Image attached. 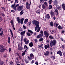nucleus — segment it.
<instances>
[{"label": "nucleus", "mask_w": 65, "mask_h": 65, "mask_svg": "<svg viewBox=\"0 0 65 65\" xmlns=\"http://www.w3.org/2000/svg\"><path fill=\"white\" fill-rule=\"evenodd\" d=\"M32 23L34 25H36V27L35 28V31H36L37 32H39L40 31V27L39 28V23L38 21H36L35 20H34L32 21Z\"/></svg>", "instance_id": "nucleus-1"}, {"label": "nucleus", "mask_w": 65, "mask_h": 65, "mask_svg": "<svg viewBox=\"0 0 65 65\" xmlns=\"http://www.w3.org/2000/svg\"><path fill=\"white\" fill-rule=\"evenodd\" d=\"M56 43H57V41L55 40H53H53L51 41L50 44L51 46L52 47L53 45L55 46V44H56Z\"/></svg>", "instance_id": "nucleus-2"}, {"label": "nucleus", "mask_w": 65, "mask_h": 65, "mask_svg": "<svg viewBox=\"0 0 65 65\" xmlns=\"http://www.w3.org/2000/svg\"><path fill=\"white\" fill-rule=\"evenodd\" d=\"M0 52L2 53L3 52H4L6 50V49L5 48H4V46L2 45H0Z\"/></svg>", "instance_id": "nucleus-3"}, {"label": "nucleus", "mask_w": 65, "mask_h": 65, "mask_svg": "<svg viewBox=\"0 0 65 65\" xmlns=\"http://www.w3.org/2000/svg\"><path fill=\"white\" fill-rule=\"evenodd\" d=\"M15 4L14 3V4L12 5L11 7H12V8H13V9H14L15 11H16V8L17 6H19V4H17L16 6H15Z\"/></svg>", "instance_id": "nucleus-4"}, {"label": "nucleus", "mask_w": 65, "mask_h": 65, "mask_svg": "<svg viewBox=\"0 0 65 65\" xmlns=\"http://www.w3.org/2000/svg\"><path fill=\"white\" fill-rule=\"evenodd\" d=\"M24 41L25 44H28L29 43V40H27V38L24 39Z\"/></svg>", "instance_id": "nucleus-5"}, {"label": "nucleus", "mask_w": 65, "mask_h": 65, "mask_svg": "<svg viewBox=\"0 0 65 65\" xmlns=\"http://www.w3.org/2000/svg\"><path fill=\"white\" fill-rule=\"evenodd\" d=\"M30 57H30L28 56V59L29 60H32L33 58L32 57H33V58H34V56L33 55V54L31 53L30 54Z\"/></svg>", "instance_id": "nucleus-6"}, {"label": "nucleus", "mask_w": 65, "mask_h": 65, "mask_svg": "<svg viewBox=\"0 0 65 65\" xmlns=\"http://www.w3.org/2000/svg\"><path fill=\"white\" fill-rule=\"evenodd\" d=\"M26 7L27 9H28L30 8V4L28 3H26Z\"/></svg>", "instance_id": "nucleus-7"}, {"label": "nucleus", "mask_w": 65, "mask_h": 65, "mask_svg": "<svg viewBox=\"0 0 65 65\" xmlns=\"http://www.w3.org/2000/svg\"><path fill=\"white\" fill-rule=\"evenodd\" d=\"M44 34L46 37H48L49 35V34L47 31H45L44 32Z\"/></svg>", "instance_id": "nucleus-8"}, {"label": "nucleus", "mask_w": 65, "mask_h": 65, "mask_svg": "<svg viewBox=\"0 0 65 65\" xmlns=\"http://www.w3.org/2000/svg\"><path fill=\"white\" fill-rule=\"evenodd\" d=\"M25 32H26V31L24 30V31H22L20 33V34L21 35H22V36H25L24 34H25Z\"/></svg>", "instance_id": "nucleus-9"}, {"label": "nucleus", "mask_w": 65, "mask_h": 65, "mask_svg": "<svg viewBox=\"0 0 65 65\" xmlns=\"http://www.w3.org/2000/svg\"><path fill=\"white\" fill-rule=\"evenodd\" d=\"M43 36V35L40 34L39 35H38V36H37V38H40V37H42Z\"/></svg>", "instance_id": "nucleus-10"}, {"label": "nucleus", "mask_w": 65, "mask_h": 65, "mask_svg": "<svg viewBox=\"0 0 65 65\" xmlns=\"http://www.w3.org/2000/svg\"><path fill=\"white\" fill-rule=\"evenodd\" d=\"M23 9V6H19L18 7V10L19 11H20L21 10H22Z\"/></svg>", "instance_id": "nucleus-11"}, {"label": "nucleus", "mask_w": 65, "mask_h": 65, "mask_svg": "<svg viewBox=\"0 0 65 65\" xmlns=\"http://www.w3.org/2000/svg\"><path fill=\"white\" fill-rule=\"evenodd\" d=\"M45 18L46 19H50V14H47L45 16Z\"/></svg>", "instance_id": "nucleus-12"}, {"label": "nucleus", "mask_w": 65, "mask_h": 65, "mask_svg": "<svg viewBox=\"0 0 65 65\" xmlns=\"http://www.w3.org/2000/svg\"><path fill=\"white\" fill-rule=\"evenodd\" d=\"M49 55V52L48 51H47L44 54V55L45 56H48Z\"/></svg>", "instance_id": "nucleus-13"}, {"label": "nucleus", "mask_w": 65, "mask_h": 65, "mask_svg": "<svg viewBox=\"0 0 65 65\" xmlns=\"http://www.w3.org/2000/svg\"><path fill=\"white\" fill-rule=\"evenodd\" d=\"M56 8L58 9L59 10H61V7H59L58 5H57L56 6Z\"/></svg>", "instance_id": "nucleus-14"}, {"label": "nucleus", "mask_w": 65, "mask_h": 65, "mask_svg": "<svg viewBox=\"0 0 65 65\" xmlns=\"http://www.w3.org/2000/svg\"><path fill=\"white\" fill-rule=\"evenodd\" d=\"M50 47V45L49 44H47V45H45L44 46L45 48V49H47V48H48Z\"/></svg>", "instance_id": "nucleus-15"}, {"label": "nucleus", "mask_w": 65, "mask_h": 65, "mask_svg": "<svg viewBox=\"0 0 65 65\" xmlns=\"http://www.w3.org/2000/svg\"><path fill=\"white\" fill-rule=\"evenodd\" d=\"M57 53L58 54L60 55V56H62V53L61 51H60L57 52Z\"/></svg>", "instance_id": "nucleus-16"}, {"label": "nucleus", "mask_w": 65, "mask_h": 65, "mask_svg": "<svg viewBox=\"0 0 65 65\" xmlns=\"http://www.w3.org/2000/svg\"><path fill=\"white\" fill-rule=\"evenodd\" d=\"M11 23V26L12 27L13 29L14 28V25H13V22L12 21H10Z\"/></svg>", "instance_id": "nucleus-17"}, {"label": "nucleus", "mask_w": 65, "mask_h": 65, "mask_svg": "<svg viewBox=\"0 0 65 65\" xmlns=\"http://www.w3.org/2000/svg\"><path fill=\"white\" fill-rule=\"evenodd\" d=\"M20 45V44H19L18 45L19 46L18 47V49L20 50H23V48H22V47H20L19 46Z\"/></svg>", "instance_id": "nucleus-18"}, {"label": "nucleus", "mask_w": 65, "mask_h": 65, "mask_svg": "<svg viewBox=\"0 0 65 65\" xmlns=\"http://www.w3.org/2000/svg\"><path fill=\"white\" fill-rule=\"evenodd\" d=\"M29 45L30 47H31L32 46H33V43L32 42H31L29 43Z\"/></svg>", "instance_id": "nucleus-19"}, {"label": "nucleus", "mask_w": 65, "mask_h": 65, "mask_svg": "<svg viewBox=\"0 0 65 65\" xmlns=\"http://www.w3.org/2000/svg\"><path fill=\"white\" fill-rule=\"evenodd\" d=\"M50 14H51V15H53V16L55 15V13H54V12H53L52 11H51Z\"/></svg>", "instance_id": "nucleus-20"}, {"label": "nucleus", "mask_w": 65, "mask_h": 65, "mask_svg": "<svg viewBox=\"0 0 65 65\" xmlns=\"http://www.w3.org/2000/svg\"><path fill=\"white\" fill-rule=\"evenodd\" d=\"M24 19V18H22L21 19V23L22 24L23 23V21Z\"/></svg>", "instance_id": "nucleus-21"}, {"label": "nucleus", "mask_w": 65, "mask_h": 65, "mask_svg": "<svg viewBox=\"0 0 65 65\" xmlns=\"http://www.w3.org/2000/svg\"><path fill=\"white\" fill-rule=\"evenodd\" d=\"M40 10H37L36 11V13L38 14H40Z\"/></svg>", "instance_id": "nucleus-22"}, {"label": "nucleus", "mask_w": 65, "mask_h": 65, "mask_svg": "<svg viewBox=\"0 0 65 65\" xmlns=\"http://www.w3.org/2000/svg\"><path fill=\"white\" fill-rule=\"evenodd\" d=\"M26 50H25L24 51H23V53H22V56H24V55H25V53H26Z\"/></svg>", "instance_id": "nucleus-23"}, {"label": "nucleus", "mask_w": 65, "mask_h": 65, "mask_svg": "<svg viewBox=\"0 0 65 65\" xmlns=\"http://www.w3.org/2000/svg\"><path fill=\"white\" fill-rule=\"evenodd\" d=\"M28 21H29V20L28 19H25L24 21V24H26V23L28 22Z\"/></svg>", "instance_id": "nucleus-24"}, {"label": "nucleus", "mask_w": 65, "mask_h": 65, "mask_svg": "<svg viewBox=\"0 0 65 65\" xmlns=\"http://www.w3.org/2000/svg\"><path fill=\"white\" fill-rule=\"evenodd\" d=\"M62 6V8L64 10H65V4H63Z\"/></svg>", "instance_id": "nucleus-25"}, {"label": "nucleus", "mask_w": 65, "mask_h": 65, "mask_svg": "<svg viewBox=\"0 0 65 65\" xmlns=\"http://www.w3.org/2000/svg\"><path fill=\"white\" fill-rule=\"evenodd\" d=\"M17 20L18 21L19 23H20V18L19 17H17Z\"/></svg>", "instance_id": "nucleus-26"}, {"label": "nucleus", "mask_w": 65, "mask_h": 65, "mask_svg": "<svg viewBox=\"0 0 65 65\" xmlns=\"http://www.w3.org/2000/svg\"><path fill=\"white\" fill-rule=\"evenodd\" d=\"M9 30L10 31L12 36V37H13V33H12V30H11L10 29H9Z\"/></svg>", "instance_id": "nucleus-27"}, {"label": "nucleus", "mask_w": 65, "mask_h": 65, "mask_svg": "<svg viewBox=\"0 0 65 65\" xmlns=\"http://www.w3.org/2000/svg\"><path fill=\"white\" fill-rule=\"evenodd\" d=\"M42 8H43V9H45V8L46 7L45 6V5H44L43 4L42 5Z\"/></svg>", "instance_id": "nucleus-28"}, {"label": "nucleus", "mask_w": 65, "mask_h": 65, "mask_svg": "<svg viewBox=\"0 0 65 65\" xmlns=\"http://www.w3.org/2000/svg\"><path fill=\"white\" fill-rule=\"evenodd\" d=\"M53 23L52 22H51L50 23V25L52 27L53 26Z\"/></svg>", "instance_id": "nucleus-29"}, {"label": "nucleus", "mask_w": 65, "mask_h": 65, "mask_svg": "<svg viewBox=\"0 0 65 65\" xmlns=\"http://www.w3.org/2000/svg\"><path fill=\"white\" fill-rule=\"evenodd\" d=\"M24 13V10H22L20 13V14L21 15H22Z\"/></svg>", "instance_id": "nucleus-30"}, {"label": "nucleus", "mask_w": 65, "mask_h": 65, "mask_svg": "<svg viewBox=\"0 0 65 65\" xmlns=\"http://www.w3.org/2000/svg\"><path fill=\"white\" fill-rule=\"evenodd\" d=\"M31 51L32 52V53H33V52H35V49H34L33 48H32L31 49Z\"/></svg>", "instance_id": "nucleus-31"}, {"label": "nucleus", "mask_w": 65, "mask_h": 65, "mask_svg": "<svg viewBox=\"0 0 65 65\" xmlns=\"http://www.w3.org/2000/svg\"><path fill=\"white\" fill-rule=\"evenodd\" d=\"M63 28V27H61L60 25H59L58 27V28L59 29H62Z\"/></svg>", "instance_id": "nucleus-32"}, {"label": "nucleus", "mask_w": 65, "mask_h": 65, "mask_svg": "<svg viewBox=\"0 0 65 65\" xmlns=\"http://www.w3.org/2000/svg\"><path fill=\"white\" fill-rule=\"evenodd\" d=\"M0 15H2L3 17H4L5 16V14L3 13H0Z\"/></svg>", "instance_id": "nucleus-33"}, {"label": "nucleus", "mask_w": 65, "mask_h": 65, "mask_svg": "<svg viewBox=\"0 0 65 65\" xmlns=\"http://www.w3.org/2000/svg\"><path fill=\"white\" fill-rule=\"evenodd\" d=\"M4 64V62L3 61H1L0 62V65H3Z\"/></svg>", "instance_id": "nucleus-34"}, {"label": "nucleus", "mask_w": 65, "mask_h": 65, "mask_svg": "<svg viewBox=\"0 0 65 65\" xmlns=\"http://www.w3.org/2000/svg\"><path fill=\"white\" fill-rule=\"evenodd\" d=\"M41 43V45H39L38 46V47L39 48H40V47H41V46H42L43 45V44H42V43Z\"/></svg>", "instance_id": "nucleus-35"}, {"label": "nucleus", "mask_w": 65, "mask_h": 65, "mask_svg": "<svg viewBox=\"0 0 65 65\" xmlns=\"http://www.w3.org/2000/svg\"><path fill=\"white\" fill-rule=\"evenodd\" d=\"M49 9H51L52 8V5H49Z\"/></svg>", "instance_id": "nucleus-36"}, {"label": "nucleus", "mask_w": 65, "mask_h": 65, "mask_svg": "<svg viewBox=\"0 0 65 65\" xmlns=\"http://www.w3.org/2000/svg\"><path fill=\"white\" fill-rule=\"evenodd\" d=\"M23 28L24 29H27V27H26V26H25L24 25L23 26Z\"/></svg>", "instance_id": "nucleus-37"}, {"label": "nucleus", "mask_w": 65, "mask_h": 65, "mask_svg": "<svg viewBox=\"0 0 65 65\" xmlns=\"http://www.w3.org/2000/svg\"><path fill=\"white\" fill-rule=\"evenodd\" d=\"M8 42L9 43H10V37H8Z\"/></svg>", "instance_id": "nucleus-38"}, {"label": "nucleus", "mask_w": 65, "mask_h": 65, "mask_svg": "<svg viewBox=\"0 0 65 65\" xmlns=\"http://www.w3.org/2000/svg\"><path fill=\"white\" fill-rule=\"evenodd\" d=\"M54 4L55 5H57V1H55L54 2Z\"/></svg>", "instance_id": "nucleus-39"}, {"label": "nucleus", "mask_w": 65, "mask_h": 65, "mask_svg": "<svg viewBox=\"0 0 65 65\" xmlns=\"http://www.w3.org/2000/svg\"><path fill=\"white\" fill-rule=\"evenodd\" d=\"M26 34L27 36H30V34L29 32H27L26 33Z\"/></svg>", "instance_id": "nucleus-40"}, {"label": "nucleus", "mask_w": 65, "mask_h": 65, "mask_svg": "<svg viewBox=\"0 0 65 65\" xmlns=\"http://www.w3.org/2000/svg\"><path fill=\"white\" fill-rule=\"evenodd\" d=\"M44 4L46 6H47L48 5H47V3H46V2H44Z\"/></svg>", "instance_id": "nucleus-41"}, {"label": "nucleus", "mask_w": 65, "mask_h": 65, "mask_svg": "<svg viewBox=\"0 0 65 65\" xmlns=\"http://www.w3.org/2000/svg\"><path fill=\"white\" fill-rule=\"evenodd\" d=\"M43 38H41L39 40V41H42L43 40Z\"/></svg>", "instance_id": "nucleus-42"}, {"label": "nucleus", "mask_w": 65, "mask_h": 65, "mask_svg": "<svg viewBox=\"0 0 65 65\" xmlns=\"http://www.w3.org/2000/svg\"><path fill=\"white\" fill-rule=\"evenodd\" d=\"M28 32H30V33H33V32L30 30H28Z\"/></svg>", "instance_id": "nucleus-43"}, {"label": "nucleus", "mask_w": 65, "mask_h": 65, "mask_svg": "<svg viewBox=\"0 0 65 65\" xmlns=\"http://www.w3.org/2000/svg\"><path fill=\"white\" fill-rule=\"evenodd\" d=\"M31 23H32V22H31V21H30V22L28 23V24L29 25H30L31 24Z\"/></svg>", "instance_id": "nucleus-44"}, {"label": "nucleus", "mask_w": 65, "mask_h": 65, "mask_svg": "<svg viewBox=\"0 0 65 65\" xmlns=\"http://www.w3.org/2000/svg\"><path fill=\"white\" fill-rule=\"evenodd\" d=\"M49 37L50 38H51V39H53L54 38H53V37H52V36H49Z\"/></svg>", "instance_id": "nucleus-45"}, {"label": "nucleus", "mask_w": 65, "mask_h": 65, "mask_svg": "<svg viewBox=\"0 0 65 65\" xmlns=\"http://www.w3.org/2000/svg\"><path fill=\"white\" fill-rule=\"evenodd\" d=\"M2 35H3V31H2L1 33H0L1 36H2Z\"/></svg>", "instance_id": "nucleus-46"}, {"label": "nucleus", "mask_w": 65, "mask_h": 65, "mask_svg": "<svg viewBox=\"0 0 65 65\" xmlns=\"http://www.w3.org/2000/svg\"><path fill=\"white\" fill-rule=\"evenodd\" d=\"M55 32V31L54 30H52V31L51 32V34H53Z\"/></svg>", "instance_id": "nucleus-47"}, {"label": "nucleus", "mask_w": 65, "mask_h": 65, "mask_svg": "<svg viewBox=\"0 0 65 65\" xmlns=\"http://www.w3.org/2000/svg\"><path fill=\"white\" fill-rule=\"evenodd\" d=\"M27 46L26 45H25L24 46V49H26V48H27Z\"/></svg>", "instance_id": "nucleus-48"}, {"label": "nucleus", "mask_w": 65, "mask_h": 65, "mask_svg": "<svg viewBox=\"0 0 65 65\" xmlns=\"http://www.w3.org/2000/svg\"><path fill=\"white\" fill-rule=\"evenodd\" d=\"M35 41V42L36 43L37 42V40L36 39H35L34 40Z\"/></svg>", "instance_id": "nucleus-49"}, {"label": "nucleus", "mask_w": 65, "mask_h": 65, "mask_svg": "<svg viewBox=\"0 0 65 65\" xmlns=\"http://www.w3.org/2000/svg\"><path fill=\"white\" fill-rule=\"evenodd\" d=\"M55 11L57 13L58 12V11L56 9L55 10Z\"/></svg>", "instance_id": "nucleus-50"}, {"label": "nucleus", "mask_w": 65, "mask_h": 65, "mask_svg": "<svg viewBox=\"0 0 65 65\" xmlns=\"http://www.w3.org/2000/svg\"><path fill=\"white\" fill-rule=\"evenodd\" d=\"M31 62V64H33V63H34V61L33 60H32Z\"/></svg>", "instance_id": "nucleus-51"}, {"label": "nucleus", "mask_w": 65, "mask_h": 65, "mask_svg": "<svg viewBox=\"0 0 65 65\" xmlns=\"http://www.w3.org/2000/svg\"><path fill=\"white\" fill-rule=\"evenodd\" d=\"M11 51V48H9V52H10Z\"/></svg>", "instance_id": "nucleus-52"}, {"label": "nucleus", "mask_w": 65, "mask_h": 65, "mask_svg": "<svg viewBox=\"0 0 65 65\" xmlns=\"http://www.w3.org/2000/svg\"><path fill=\"white\" fill-rule=\"evenodd\" d=\"M56 24H57V23L56 22H55L54 25V27H55V26H56Z\"/></svg>", "instance_id": "nucleus-53"}, {"label": "nucleus", "mask_w": 65, "mask_h": 65, "mask_svg": "<svg viewBox=\"0 0 65 65\" xmlns=\"http://www.w3.org/2000/svg\"><path fill=\"white\" fill-rule=\"evenodd\" d=\"M11 11L12 12H15V11L14 10H11Z\"/></svg>", "instance_id": "nucleus-54"}, {"label": "nucleus", "mask_w": 65, "mask_h": 65, "mask_svg": "<svg viewBox=\"0 0 65 65\" xmlns=\"http://www.w3.org/2000/svg\"><path fill=\"white\" fill-rule=\"evenodd\" d=\"M0 20H1V21H3V19H2V18L0 16Z\"/></svg>", "instance_id": "nucleus-55"}, {"label": "nucleus", "mask_w": 65, "mask_h": 65, "mask_svg": "<svg viewBox=\"0 0 65 65\" xmlns=\"http://www.w3.org/2000/svg\"><path fill=\"white\" fill-rule=\"evenodd\" d=\"M58 25H59V24H56V25H55L56 27H57L58 26Z\"/></svg>", "instance_id": "nucleus-56"}, {"label": "nucleus", "mask_w": 65, "mask_h": 65, "mask_svg": "<svg viewBox=\"0 0 65 65\" xmlns=\"http://www.w3.org/2000/svg\"><path fill=\"white\" fill-rule=\"evenodd\" d=\"M41 0V2H42V3H43L44 2V1L43 0Z\"/></svg>", "instance_id": "nucleus-57"}, {"label": "nucleus", "mask_w": 65, "mask_h": 65, "mask_svg": "<svg viewBox=\"0 0 65 65\" xmlns=\"http://www.w3.org/2000/svg\"><path fill=\"white\" fill-rule=\"evenodd\" d=\"M50 4L52 3V0H50L49 1Z\"/></svg>", "instance_id": "nucleus-58"}, {"label": "nucleus", "mask_w": 65, "mask_h": 65, "mask_svg": "<svg viewBox=\"0 0 65 65\" xmlns=\"http://www.w3.org/2000/svg\"><path fill=\"white\" fill-rule=\"evenodd\" d=\"M18 2H19L18 1H15V3H18Z\"/></svg>", "instance_id": "nucleus-59"}, {"label": "nucleus", "mask_w": 65, "mask_h": 65, "mask_svg": "<svg viewBox=\"0 0 65 65\" xmlns=\"http://www.w3.org/2000/svg\"><path fill=\"white\" fill-rule=\"evenodd\" d=\"M13 63V62L12 61H11L10 62V64H12Z\"/></svg>", "instance_id": "nucleus-60"}, {"label": "nucleus", "mask_w": 65, "mask_h": 65, "mask_svg": "<svg viewBox=\"0 0 65 65\" xmlns=\"http://www.w3.org/2000/svg\"><path fill=\"white\" fill-rule=\"evenodd\" d=\"M20 31H23V29L22 28H20Z\"/></svg>", "instance_id": "nucleus-61"}, {"label": "nucleus", "mask_w": 65, "mask_h": 65, "mask_svg": "<svg viewBox=\"0 0 65 65\" xmlns=\"http://www.w3.org/2000/svg\"><path fill=\"white\" fill-rule=\"evenodd\" d=\"M40 7H41V5H39L38 7L39 8H40Z\"/></svg>", "instance_id": "nucleus-62"}, {"label": "nucleus", "mask_w": 65, "mask_h": 65, "mask_svg": "<svg viewBox=\"0 0 65 65\" xmlns=\"http://www.w3.org/2000/svg\"><path fill=\"white\" fill-rule=\"evenodd\" d=\"M40 33H41V34H43V31L42 30H41L40 32Z\"/></svg>", "instance_id": "nucleus-63"}, {"label": "nucleus", "mask_w": 65, "mask_h": 65, "mask_svg": "<svg viewBox=\"0 0 65 65\" xmlns=\"http://www.w3.org/2000/svg\"><path fill=\"white\" fill-rule=\"evenodd\" d=\"M35 64H36V65H38V62H37L36 61V62L35 63Z\"/></svg>", "instance_id": "nucleus-64"}]
</instances>
